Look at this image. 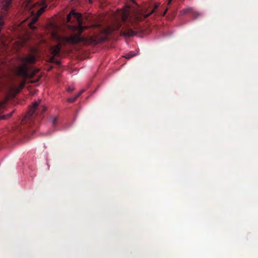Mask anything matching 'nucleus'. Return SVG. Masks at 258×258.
<instances>
[{
  "mask_svg": "<svg viewBox=\"0 0 258 258\" xmlns=\"http://www.w3.org/2000/svg\"><path fill=\"white\" fill-rule=\"evenodd\" d=\"M74 90V88L73 86H70L67 89V91L68 92H72Z\"/></svg>",
  "mask_w": 258,
  "mask_h": 258,
  "instance_id": "nucleus-23",
  "label": "nucleus"
},
{
  "mask_svg": "<svg viewBox=\"0 0 258 258\" xmlns=\"http://www.w3.org/2000/svg\"><path fill=\"white\" fill-rule=\"evenodd\" d=\"M4 24V21L2 20V18H0V31L2 30V27Z\"/></svg>",
  "mask_w": 258,
  "mask_h": 258,
  "instance_id": "nucleus-22",
  "label": "nucleus"
},
{
  "mask_svg": "<svg viewBox=\"0 0 258 258\" xmlns=\"http://www.w3.org/2000/svg\"><path fill=\"white\" fill-rule=\"evenodd\" d=\"M14 111H12L11 113H10V114H9V115H8V117H10L12 115V114H13V113Z\"/></svg>",
  "mask_w": 258,
  "mask_h": 258,
  "instance_id": "nucleus-24",
  "label": "nucleus"
},
{
  "mask_svg": "<svg viewBox=\"0 0 258 258\" xmlns=\"http://www.w3.org/2000/svg\"><path fill=\"white\" fill-rule=\"evenodd\" d=\"M191 11V8L185 9L181 11V13L182 14H186V13L190 12Z\"/></svg>",
  "mask_w": 258,
  "mask_h": 258,
  "instance_id": "nucleus-19",
  "label": "nucleus"
},
{
  "mask_svg": "<svg viewBox=\"0 0 258 258\" xmlns=\"http://www.w3.org/2000/svg\"><path fill=\"white\" fill-rule=\"evenodd\" d=\"M130 8V6H126L125 7V9L128 10ZM125 11H126V10H125Z\"/></svg>",
  "mask_w": 258,
  "mask_h": 258,
  "instance_id": "nucleus-25",
  "label": "nucleus"
},
{
  "mask_svg": "<svg viewBox=\"0 0 258 258\" xmlns=\"http://www.w3.org/2000/svg\"><path fill=\"white\" fill-rule=\"evenodd\" d=\"M0 119H5V116H3L2 117L0 118Z\"/></svg>",
  "mask_w": 258,
  "mask_h": 258,
  "instance_id": "nucleus-29",
  "label": "nucleus"
},
{
  "mask_svg": "<svg viewBox=\"0 0 258 258\" xmlns=\"http://www.w3.org/2000/svg\"><path fill=\"white\" fill-rule=\"evenodd\" d=\"M72 14H71V11L70 13L67 15V19L68 22H71V17L72 16Z\"/></svg>",
  "mask_w": 258,
  "mask_h": 258,
  "instance_id": "nucleus-20",
  "label": "nucleus"
},
{
  "mask_svg": "<svg viewBox=\"0 0 258 258\" xmlns=\"http://www.w3.org/2000/svg\"><path fill=\"white\" fill-rule=\"evenodd\" d=\"M90 3H92V0H89Z\"/></svg>",
  "mask_w": 258,
  "mask_h": 258,
  "instance_id": "nucleus-30",
  "label": "nucleus"
},
{
  "mask_svg": "<svg viewBox=\"0 0 258 258\" xmlns=\"http://www.w3.org/2000/svg\"><path fill=\"white\" fill-rule=\"evenodd\" d=\"M30 1H31V0H29V2H28V4H27V7H29V4H30Z\"/></svg>",
  "mask_w": 258,
  "mask_h": 258,
  "instance_id": "nucleus-27",
  "label": "nucleus"
},
{
  "mask_svg": "<svg viewBox=\"0 0 258 258\" xmlns=\"http://www.w3.org/2000/svg\"><path fill=\"white\" fill-rule=\"evenodd\" d=\"M38 72V70H36L33 74L29 75L28 66L22 63V65L18 67L17 73L18 75L22 76L23 77H24V79L26 80V79L28 77H32L34 75V74L37 73Z\"/></svg>",
  "mask_w": 258,
  "mask_h": 258,
  "instance_id": "nucleus-2",
  "label": "nucleus"
},
{
  "mask_svg": "<svg viewBox=\"0 0 258 258\" xmlns=\"http://www.w3.org/2000/svg\"><path fill=\"white\" fill-rule=\"evenodd\" d=\"M45 7H42L39 9L36 13L37 17H39L45 11Z\"/></svg>",
  "mask_w": 258,
  "mask_h": 258,
  "instance_id": "nucleus-14",
  "label": "nucleus"
},
{
  "mask_svg": "<svg viewBox=\"0 0 258 258\" xmlns=\"http://www.w3.org/2000/svg\"><path fill=\"white\" fill-rule=\"evenodd\" d=\"M61 45L58 44L50 48V51L53 56H58L61 49Z\"/></svg>",
  "mask_w": 258,
  "mask_h": 258,
  "instance_id": "nucleus-5",
  "label": "nucleus"
},
{
  "mask_svg": "<svg viewBox=\"0 0 258 258\" xmlns=\"http://www.w3.org/2000/svg\"><path fill=\"white\" fill-rule=\"evenodd\" d=\"M12 0H1L0 9L4 15H6L11 5Z\"/></svg>",
  "mask_w": 258,
  "mask_h": 258,
  "instance_id": "nucleus-3",
  "label": "nucleus"
},
{
  "mask_svg": "<svg viewBox=\"0 0 258 258\" xmlns=\"http://www.w3.org/2000/svg\"><path fill=\"white\" fill-rule=\"evenodd\" d=\"M6 103V101H3L0 102V112L2 111L4 107H5V104Z\"/></svg>",
  "mask_w": 258,
  "mask_h": 258,
  "instance_id": "nucleus-18",
  "label": "nucleus"
},
{
  "mask_svg": "<svg viewBox=\"0 0 258 258\" xmlns=\"http://www.w3.org/2000/svg\"><path fill=\"white\" fill-rule=\"evenodd\" d=\"M71 14H72V15H73L72 16L75 17L76 18V19L78 20L79 26L80 28V29H81V30H83L84 28L82 26V21H81L82 14L80 13L76 12L75 11V10H74L71 11Z\"/></svg>",
  "mask_w": 258,
  "mask_h": 258,
  "instance_id": "nucleus-6",
  "label": "nucleus"
},
{
  "mask_svg": "<svg viewBox=\"0 0 258 258\" xmlns=\"http://www.w3.org/2000/svg\"><path fill=\"white\" fill-rule=\"evenodd\" d=\"M41 101V100L39 99L37 101H34L32 105L31 106V107L36 109L37 107L40 104Z\"/></svg>",
  "mask_w": 258,
  "mask_h": 258,
  "instance_id": "nucleus-13",
  "label": "nucleus"
},
{
  "mask_svg": "<svg viewBox=\"0 0 258 258\" xmlns=\"http://www.w3.org/2000/svg\"><path fill=\"white\" fill-rule=\"evenodd\" d=\"M36 109L30 107L29 111L26 115V118H29L32 116L35 112Z\"/></svg>",
  "mask_w": 258,
  "mask_h": 258,
  "instance_id": "nucleus-11",
  "label": "nucleus"
},
{
  "mask_svg": "<svg viewBox=\"0 0 258 258\" xmlns=\"http://www.w3.org/2000/svg\"><path fill=\"white\" fill-rule=\"evenodd\" d=\"M55 57H56V56H53V55L52 56H51L49 58V62H56L57 63H59L58 61H55Z\"/></svg>",
  "mask_w": 258,
  "mask_h": 258,
  "instance_id": "nucleus-16",
  "label": "nucleus"
},
{
  "mask_svg": "<svg viewBox=\"0 0 258 258\" xmlns=\"http://www.w3.org/2000/svg\"><path fill=\"white\" fill-rule=\"evenodd\" d=\"M172 1V0H168V5H170L171 4Z\"/></svg>",
  "mask_w": 258,
  "mask_h": 258,
  "instance_id": "nucleus-26",
  "label": "nucleus"
},
{
  "mask_svg": "<svg viewBox=\"0 0 258 258\" xmlns=\"http://www.w3.org/2000/svg\"><path fill=\"white\" fill-rule=\"evenodd\" d=\"M131 1H132L133 3H135V0H131Z\"/></svg>",
  "mask_w": 258,
  "mask_h": 258,
  "instance_id": "nucleus-31",
  "label": "nucleus"
},
{
  "mask_svg": "<svg viewBox=\"0 0 258 258\" xmlns=\"http://www.w3.org/2000/svg\"><path fill=\"white\" fill-rule=\"evenodd\" d=\"M19 59L23 64L28 66L29 64H33L36 60V58L34 55H31L28 56L21 57Z\"/></svg>",
  "mask_w": 258,
  "mask_h": 258,
  "instance_id": "nucleus-4",
  "label": "nucleus"
},
{
  "mask_svg": "<svg viewBox=\"0 0 258 258\" xmlns=\"http://www.w3.org/2000/svg\"><path fill=\"white\" fill-rule=\"evenodd\" d=\"M158 6H159V5L158 4H155L154 5V8L152 10V11L150 13L145 14L144 15V17L147 18L149 16H150L151 14H152L155 11V10L158 8Z\"/></svg>",
  "mask_w": 258,
  "mask_h": 258,
  "instance_id": "nucleus-12",
  "label": "nucleus"
},
{
  "mask_svg": "<svg viewBox=\"0 0 258 258\" xmlns=\"http://www.w3.org/2000/svg\"><path fill=\"white\" fill-rule=\"evenodd\" d=\"M139 54V51H137L136 52H130L126 54H125L123 56L125 57V58H131L134 56H135L136 55H138Z\"/></svg>",
  "mask_w": 258,
  "mask_h": 258,
  "instance_id": "nucleus-9",
  "label": "nucleus"
},
{
  "mask_svg": "<svg viewBox=\"0 0 258 258\" xmlns=\"http://www.w3.org/2000/svg\"><path fill=\"white\" fill-rule=\"evenodd\" d=\"M137 33L130 28H127L126 32H121L120 35L125 37H130L135 36Z\"/></svg>",
  "mask_w": 258,
  "mask_h": 258,
  "instance_id": "nucleus-7",
  "label": "nucleus"
},
{
  "mask_svg": "<svg viewBox=\"0 0 258 258\" xmlns=\"http://www.w3.org/2000/svg\"><path fill=\"white\" fill-rule=\"evenodd\" d=\"M37 20V18L36 17L33 18L32 20H31V22L30 23V24H29V26L31 27V26L33 23H34Z\"/></svg>",
  "mask_w": 258,
  "mask_h": 258,
  "instance_id": "nucleus-21",
  "label": "nucleus"
},
{
  "mask_svg": "<svg viewBox=\"0 0 258 258\" xmlns=\"http://www.w3.org/2000/svg\"><path fill=\"white\" fill-rule=\"evenodd\" d=\"M128 16V14L126 12H124L122 14V16H121V18H122L123 21H125L127 19Z\"/></svg>",
  "mask_w": 258,
  "mask_h": 258,
  "instance_id": "nucleus-17",
  "label": "nucleus"
},
{
  "mask_svg": "<svg viewBox=\"0 0 258 258\" xmlns=\"http://www.w3.org/2000/svg\"><path fill=\"white\" fill-rule=\"evenodd\" d=\"M50 119L52 125H54L57 122V117L56 116H51Z\"/></svg>",
  "mask_w": 258,
  "mask_h": 258,
  "instance_id": "nucleus-15",
  "label": "nucleus"
},
{
  "mask_svg": "<svg viewBox=\"0 0 258 258\" xmlns=\"http://www.w3.org/2000/svg\"><path fill=\"white\" fill-rule=\"evenodd\" d=\"M81 32L72 35L70 37H64L53 33V37L57 41L63 43H69L71 44H75L80 41H83V39L80 36Z\"/></svg>",
  "mask_w": 258,
  "mask_h": 258,
  "instance_id": "nucleus-1",
  "label": "nucleus"
},
{
  "mask_svg": "<svg viewBox=\"0 0 258 258\" xmlns=\"http://www.w3.org/2000/svg\"><path fill=\"white\" fill-rule=\"evenodd\" d=\"M167 11V10L166 9L165 11H164V13H163V15H164L166 14Z\"/></svg>",
  "mask_w": 258,
  "mask_h": 258,
  "instance_id": "nucleus-28",
  "label": "nucleus"
},
{
  "mask_svg": "<svg viewBox=\"0 0 258 258\" xmlns=\"http://www.w3.org/2000/svg\"><path fill=\"white\" fill-rule=\"evenodd\" d=\"M84 92L83 90H81L75 97H71L68 98L67 101L69 102L73 103L74 102L78 97H79Z\"/></svg>",
  "mask_w": 258,
  "mask_h": 258,
  "instance_id": "nucleus-10",
  "label": "nucleus"
},
{
  "mask_svg": "<svg viewBox=\"0 0 258 258\" xmlns=\"http://www.w3.org/2000/svg\"><path fill=\"white\" fill-rule=\"evenodd\" d=\"M25 83H26V80L25 79H23V80L22 81L21 83L18 86V87L14 88L12 89L15 95L19 93L21 91V90L24 87Z\"/></svg>",
  "mask_w": 258,
  "mask_h": 258,
  "instance_id": "nucleus-8",
  "label": "nucleus"
}]
</instances>
